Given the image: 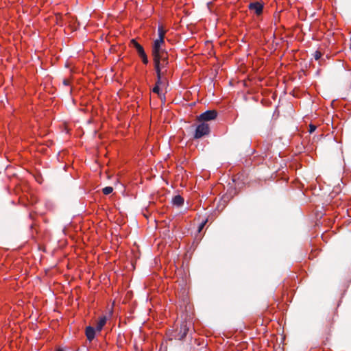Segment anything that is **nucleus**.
<instances>
[{
    "label": "nucleus",
    "mask_w": 351,
    "mask_h": 351,
    "mask_svg": "<svg viewBox=\"0 0 351 351\" xmlns=\"http://www.w3.org/2000/svg\"><path fill=\"white\" fill-rule=\"evenodd\" d=\"M210 132L209 125L207 123H202L198 125L196 128L194 134L195 138H200L202 136L208 134Z\"/></svg>",
    "instance_id": "4"
},
{
    "label": "nucleus",
    "mask_w": 351,
    "mask_h": 351,
    "mask_svg": "<svg viewBox=\"0 0 351 351\" xmlns=\"http://www.w3.org/2000/svg\"><path fill=\"white\" fill-rule=\"evenodd\" d=\"M217 113L215 110H207L202 113L198 117V120L202 121H208L215 119L217 117Z\"/></svg>",
    "instance_id": "5"
},
{
    "label": "nucleus",
    "mask_w": 351,
    "mask_h": 351,
    "mask_svg": "<svg viewBox=\"0 0 351 351\" xmlns=\"http://www.w3.org/2000/svg\"><path fill=\"white\" fill-rule=\"evenodd\" d=\"M316 130V126L311 124L309 126V132L313 133Z\"/></svg>",
    "instance_id": "18"
},
{
    "label": "nucleus",
    "mask_w": 351,
    "mask_h": 351,
    "mask_svg": "<svg viewBox=\"0 0 351 351\" xmlns=\"http://www.w3.org/2000/svg\"><path fill=\"white\" fill-rule=\"evenodd\" d=\"M142 61L144 64H147L148 63V59L145 53L140 56Z\"/></svg>",
    "instance_id": "14"
},
{
    "label": "nucleus",
    "mask_w": 351,
    "mask_h": 351,
    "mask_svg": "<svg viewBox=\"0 0 351 351\" xmlns=\"http://www.w3.org/2000/svg\"><path fill=\"white\" fill-rule=\"evenodd\" d=\"M56 351H64V350L62 349H61V348H59Z\"/></svg>",
    "instance_id": "20"
},
{
    "label": "nucleus",
    "mask_w": 351,
    "mask_h": 351,
    "mask_svg": "<svg viewBox=\"0 0 351 351\" xmlns=\"http://www.w3.org/2000/svg\"><path fill=\"white\" fill-rule=\"evenodd\" d=\"M165 34V31L164 30L162 27L160 26L158 27V39H161L162 43H164Z\"/></svg>",
    "instance_id": "12"
},
{
    "label": "nucleus",
    "mask_w": 351,
    "mask_h": 351,
    "mask_svg": "<svg viewBox=\"0 0 351 351\" xmlns=\"http://www.w3.org/2000/svg\"><path fill=\"white\" fill-rule=\"evenodd\" d=\"M113 191V189L112 187L111 186H106V187H104L102 190L103 191V193L105 194V195H109Z\"/></svg>",
    "instance_id": "13"
},
{
    "label": "nucleus",
    "mask_w": 351,
    "mask_h": 351,
    "mask_svg": "<svg viewBox=\"0 0 351 351\" xmlns=\"http://www.w3.org/2000/svg\"><path fill=\"white\" fill-rule=\"evenodd\" d=\"M163 45L164 43H162L161 39H156L154 40L152 47V56L154 57V60L168 55L167 52L163 49Z\"/></svg>",
    "instance_id": "1"
},
{
    "label": "nucleus",
    "mask_w": 351,
    "mask_h": 351,
    "mask_svg": "<svg viewBox=\"0 0 351 351\" xmlns=\"http://www.w3.org/2000/svg\"><path fill=\"white\" fill-rule=\"evenodd\" d=\"M154 67L156 72H158V71H163L162 70L167 66L169 64V60H168V55L160 58H156L154 60ZM165 73L167 71L166 70L164 71Z\"/></svg>",
    "instance_id": "3"
},
{
    "label": "nucleus",
    "mask_w": 351,
    "mask_h": 351,
    "mask_svg": "<svg viewBox=\"0 0 351 351\" xmlns=\"http://www.w3.org/2000/svg\"><path fill=\"white\" fill-rule=\"evenodd\" d=\"M314 56V58L316 60H318L321 56H322V53L321 52L318 51H316L313 55Z\"/></svg>",
    "instance_id": "17"
},
{
    "label": "nucleus",
    "mask_w": 351,
    "mask_h": 351,
    "mask_svg": "<svg viewBox=\"0 0 351 351\" xmlns=\"http://www.w3.org/2000/svg\"><path fill=\"white\" fill-rule=\"evenodd\" d=\"M206 222H207V219H206L205 221H202L199 224V226L198 227V232H200L202 230V229L204 228V227L205 224L206 223Z\"/></svg>",
    "instance_id": "16"
},
{
    "label": "nucleus",
    "mask_w": 351,
    "mask_h": 351,
    "mask_svg": "<svg viewBox=\"0 0 351 351\" xmlns=\"http://www.w3.org/2000/svg\"><path fill=\"white\" fill-rule=\"evenodd\" d=\"M152 91L154 93H156L158 95H160V88H159V86L158 84H156L155 86L153 88Z\"/></svg>",
    "instance_id": "15"
},
{
    "label": "nucleus",
    "mask_w": 351,
    "mask_h": 351,
    "mask_svg": "<svg viewBox=\"0 0 351 351\" xmlns=\"http://www.w3.org/2000/svg\"><path fill=\"white\" fill-rule=\"evenodd\" d=\"M86 336L89 341H91L95 336V330L92 326H88L86 328Z\"/></svg>",
    "instance_id": "8"
},
{
    "label": "nucleus",
    "mask_w": 351,
    "mask_h": 351,
    "mask_svg": "<svg viewBox=\"0 0 351 351\" xmlns=\"http://www.w3.org/2000/svg\"><path fill=\"white\" fill-rule=\"evenodd\" d=\"M130 45L136 49L139 56L145 53L143 47L140 44H138L134 39H132L130 41Z\"/></svg>",
    "instance_id": "7"
},
{
    "label": "nucleus",
    "mask_w": 351,
    "mask_h": 351,
    "mask_svg": "<svg viewBox=\"0 0 351 351\" xmlns=\"http://www.w3.org/2000/svg\"><path fill=\"white\" fill-rule=\"evenodd\" d=\"M248 8L254 12L256 15H260L263 12V5L258 1L252 2L249 4Z\"/></svg>",
    "instance_id": "6"
},
{
    "label": "nucleus",
    "mask_w": 351,
    "mask_h": 351,
    "mask_svg": "<svg viewBox=\"0 0 351 351\" xmlns=\"http://www.w3.org/2000/svg\"><path fill=\"white\" fill-rule=\"evenodd\" d=\"M63 84L65 85V86H68L69 84V80H64L63 81Z\"/></svg>",
    "instance_id": "19"
},
{
    "label": "nucleus",
    "mask_w": 351,
    "mask_h": 351,
    "mask_svg": "<svg viewBox=\"0 0 351 351\" xmlns=\"http://www.w3.org/2000/svg\"><path fill=\"white\" fill-rule=\"evenodd\" d=\"M192 327L191 322H184L181 324L179 332H176L170 339L174 338L178 340H182L186 336L188 332Z\"/></svg>",
    "instance_id": "2"
},
{
    "label": "nucleus",
    "mask_w": 351,
    "mask_h": 351,
    "mask_svg": "<svg viewBox=\"0 0 351 351\" xmlns=\"http://www.w3.org/2000/svg\"><path fill=\"white\" fill-rule=\"evenodd\" d=\"M156 74H157V81H156V84H158V86H160V84L162 83V80L163 75L165 74V71H158V72H156Z\"/></svg>",
    "instance_id": "11"
},
{
    "label": "nucleus",
    "mask_w": 351,
    "mask_h": 351,
    "mask_svg": "<svg viewBox=\"0 0 351 351\" xmlns=\"http://www.w3.org/2000/svg\"><path fill=\"white\" fill-rule=\"evenodd\" d=\"M172 203L173 205L180 206L184 204V199L180 195H176L172 199Z\"/></svg>",
    "instance_id": "10"
},
{
    "label": "nucleus",
    "mask_w": 351,
    "mask_h": 351,
    "mask_svg": "<svg viewBox=\"0 0 351 351\" xmlns=\"http://www.w3.org/2000/svg\"><path fill=\"white\" fill-rule=\"evenodd\" d=\"M106 321L107 318L106 316L101 317L97 322L96 330L97 331H101L104 326L106 324Z\"/></svg>",
    "instance_id": "9"
}]
</instances>
